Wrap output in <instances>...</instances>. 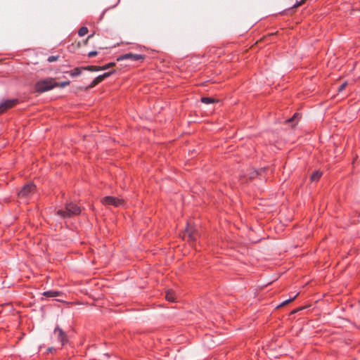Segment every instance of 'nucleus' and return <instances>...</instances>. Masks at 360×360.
Returning <instances> with one entry per match:
<instances>
[{"label":"nucleus","instance_id":"nucleus-1","mask_svg":"<svg viewBox=\"0 0 360 360\" xmlns=\"http://www.w3.org/2000/svg\"><path fill=\"white\" fill-rule=\"evenodd\" d=\"M81 212V209L73 202L66 204L65 210H58L57 214L63 218H68L75 215H78Z\"/></svg>","mask_w":360,"mask_h":360},{"label":"nucleus","instance_id":"nucleus-2","mask_svg":"<svg viewBox=\"0 0 360 360\" xmlns=\"http://www.w3.org/2000/svg\"><path fill=\"white\" fill-rule=\"evenodd\" d=\"M58 86V83L52 78L39 81L35 85V90L39 93L49 91L53 88Z\"/></svg>","mask_w":360,"mask_h":360},{"label":"nucleus","instance_id":"nucleus-3","mask_svg":"<svg viewBox=\"0 0 360 360\" xmlns=\"http://www.w3.org/2000/svg\"><path fill=\"white\" fill-rule=\"evenodd\" d=\"M36 191V186L32 183H29L24 186L18 192V197L22 200H27L31 198Z\"/></svg>","mask_w":360,"mask_h":360},{"label":"nucleus","instance_id":"nucleus-4","mask_svg":"<svg viewBox=\"0 0 360 360\" xmlns=\"http://www.w3.org/2000/svg\"><path fill=\"white\" fill-rule=\"evenodd\" d=\"M199 237L198 231L193 226L188 224L184 233V239L188 241H195Z\"/></svg>","mask_w":360,"mask_h":360},{"label":"nucleus","instance_id":"nucleus-5","mask_svg":"<svg viewBox=\"0 0 360 360\" xmlns=\"http://www.w3.org/2000/svg\"><path fill=\"white\" fill-rule=\"evenodd\" d=\"M101 202L104 205H113L115 207H120L124 205V200L113 196H106L101 200Z\"/></svg>","mask_w":360,"mask_h":360},{"label":"nucleus","instance_id":"nucleus-6","mask_svg":"<svg viewBox=\"0 0 360 360\" xmlns=\"http://www.w3.org/2000/svg\"><path fill=\"white\" fill-rule=\"evenodd\" d=\"M18 103L17 99H11L0 103V115L6 112L7 110L14 107Z\"/></svg>","mask_w":360,"mask_h":360},{"label":"nucleus","instance_id":"nucleus-7","mask_svg":"<svg viewBox=\"0 0 360 360\" xmlns=\"http://www.w3.org/2000/svg\"><path fill=\"white\" fill-rule=\"evenodd\" d=\"M112 71L105 72L101 75L98 76L96 77L93 82L86 88V89H89L91 88L94 87L97 84H98L100 82H101L103 80H104L105 78L108 77L110 75L112 74Z\"/></svg>","mask_w":360,"mask_h":360},{"label":"nucleus","instance_id":"nucleus-8","mask_svg":"<svg viewBox=\"0 0 360 360\" xmlns=\"http://www.w3.org/2000/svg\"><path fill=\"white\" fill-rule=\"evenodd\" d=\"M126 59H130L133 61L142 60L144 59V56L140 54H134L129 53L120 56L117 58V60H123Z\"/></svg>","mask_w":360,"mask_h":360},{"label":"nucleus","instance_id":"nucleus-9","mask_svg":"<svg viewBox=\"0 0 360 360\" xmlns=\"http://www.w3.org/2000/svg\"><path fill=\"white\" fill-rule=\"evenodd\" d=\"M54 334L57 336L58 340L61 342L62 345L64 344V342L66 340V335L63 331L61 328L59 327H56L54 330Z\"/></svg>","mask_w":360,"mask_h":360},{"label":"nucleus","instance_id":"nucleus-10","mask_svg":"<svg viewBox=\"0 0 360 360\" xmlns=\"http://www.w3.org/2000/svg\"><path fill=\"white\" fill-rule=\"evenodd\" d=\"M165 298L171 302L176 301V297L174 290L169 289L166 291Z\"/></svg>","mask_w":360,"mask_h":360},{"label":"nucleus","instance_id":"nucleus-11","mask_svg":"<svg viewBox=\"0 0 360 360\" xmlns=\"http://www.w3.org/2000/svg\"><path fill=\"white\" fill-rule=\"evenodd\" d=\"M300 120V115L298 113H295L291 118L285 120L286 123L292 124V127L295 126Z\"/></svg>","mask_w":360,"mask_h":360},{"label":"nucleus","instance_id":"nucleus-12","mask_svg":"<svg viewBox=\"0 0 360 360\" xmlns=\"http://www.w3.org/2000/svg\"><path fill=\"white\" fill-rule=\"evenodd\" d=\"M60 294H61L60 292L57 291V290H49V291L44 292L43 293V295L46 296V297H54L59 296Z\"/></svg>","mask_w":360,"mask_h":360},{"label":"nucleus","instance_id":"nucleus-13","mask_svg":"<svg viewBox=\"0 0 360 360\" xmlns=\"http://www.w3.org/2000/svg\"><path fill=\"white\" fill-rule=\"evenodd\" d=\"M298 295H299V293H297L294 297L284 300L283 302H281V304L278 307H284V306L288 304L289 303L292 302L297 297Z\"/></svg>","mask_w":360,"mask_h":360},{"label":"nucleus","instance_id":"nucleus-14","mask_svg":"<svg viewBox=\"0 0 360 360\" xmlns=\"http://www.w3.org/2000/svg\"><path fill=\"white\" fill-rule=\"evenodd\" d=\"M83 69L94 72V71L101 70V66H96V65H91V66L84 67V68H83Z\"/></svg>","mask_w":360,"mask_h":360},{"label":"nucleus","instance_id":"nucleus-15","mask_svg":"<svg viewBox=\"0 0 360 360\" xmlns=\"http://www.w3.org/2000/svg\"><path fill=\"white\" fill-rule=\"evenodd\" d=\"M201 101L203 103L210 104V103H214L216 101L214 98H210V97H202L201 98Z\"/></svg>","mask_w":360,"mask_h":360},{"label":"nucleus","instance_id":"nucleus-16","mask_svg":"<svg viewBox=\"0 0 360 360\" xmlns=\"http://www.w3.org/2000/svg\"><path fill=\"white\" fill-rule=\"evenodd\" d=\"M89 32V30L86 27H82L79 31H78V34L80 36V37H83L84 35H86Z\"/></svg>","mask_w":360,"mask_h":360},{"label":"nucleus","instance_id":"nucleus-17","mask_svg":"<svg viewBox=\"0 0 360 360\" xmlns=\"http://www.w3.org/2000/svg\"><path fill=\"white\" fill-rule=\"evenodd\" d=\"M82 72V70L79 69V68H75L71 72H70V75L72 77H75V76H78L81 74Z\"/></svg>","mask_w":360,"mask_h":360},{"label":"nucleus","instance_id":"nucleus-18","mask_svg":"<svg viewBox=\"0 0 360 360\" xmlns=\"http://www.w3.org/2000/svg\"><path fill=\"white\" fill-rule=\"evenodd\" d=\"M265 169H262L259 172H257V171H254L252 172H251L250 174V179H253L255 178V176L258 175V174H261V172L262 171H264Z\"/></svg>","mask_w":360,"mask_h":360},{"label":"nucleus","instance_id":"nucleus-19","mask_svg":"<svg viewBox=\"0 0 360 360\" xmlns=\"http://www.w3.org/2000/svg\"><path fill=\"white\" fill-rule=\"evenodd\" d=\"M115 63H110L104 66H101V70H107L110 68H112L113 66H115Z\"/></svg>","mask_w":360,"mask_h":360},{"label":"nucleus","instance_id":"nucleus-20","mask_svg":"<svg viewBox=\"0 0 360 360\" xmlns=\"http://www.w3.org/2000/svg\"><path fill=\"white\" fill-rule=\"evenodd\" d=\"M59 56H49L48 58V61L49 63H52V62H54V61H56L58 59Z\"/></svg>","mask_w":360,"mask_h":360},{"label":"nucleus","instance_id":"nucleus-21","mask_svg":"<svg viewBox=\"0 0 360 360\" xmlns=\"http://www.w3.org/2000/svg\"><path fill=\"white\" fill-rule=\"evenodd\" d=\"M347 86V82H343L338 88V92H341L342 91L345 87Z\"/></svg>","mask_w":360,"mask_h":360},{"label":"nucleus","instance_id":"nucleus-22","mask_svg":"<svg viewBox=\"0 0 360 360\" xmlns=\"http://www.w3.org/2000/svg\"><path fill=\"white\" fill-rule=\"evenodd\" d=\"M69 84H70V82H68V81L63 82H62V83H60L59 84H58V86H60V88H63V87L69 85Z\"/></svg>","mask_w":360,"mask_h":360},{"label":"nucleus","instance_id":"nucleus-23","mask_svg":"<svg viewBox=\"0 0 360 360\" xmlns=\"http://www.w3.org/2000/svg\"><path fill=\"white\" fill-rule=\"evenodd\" d=\"M304 0L297 1L290 9L292 10L294 8L298 7L304 3Z\"/></svg>","mask_w":360,"mask_h":360},{"label":"nucleus","instance_id":"nucleus-24","mask_svg":"<svg viewBox=\"0 0 360 360\" xmlns=\"http://www.w3.org/2000/svg\"><path fill=\"white\" fill-rule=\"evenodd\" d=\"M98 54L97 51H93L89 53L88 56L89 58H92L94 56H96Z\"/></svg>","mask_w":360,"mask_h":360},{"label":"nucleus","instance_id":"nucleus-25","mask_svg":"<svg viewBox=\"0 0 360 360\" xmlns=\"http://www.w3.org/2000/svg\"><path fill=\"white\" fill-rule=\"evenodd\" d=\"M322 176V172L316 170V181Z\"/></svg>","mask_w":360,"mask_h":360},{"label":"nucleus","instance_id":"nucleus-26","mask_svg":"<svg viewBox=\"0 0 360 360\" xmlns=\"http://www.w3.org/2000/svg\"><path fill=\"white\" fill-rule=\"evenodd\" d=\"M315 178V172H312V174H311V179L313 180Z\"/></svg>","mask_w":360,"mask_h":360},{"label":"nucleus","instance_id":"nucleus-27","mask_svg":"<svg viewBox=\"0 0 360 360\" xmlns=\"http://www.w3.org/2000/svg\"><path fill=\"white\" fill-rule=\"evenodd\" d=\"M89 40V39L87 37V38L84 40V45L87 44H88Z\"/></svg>","mask_w":360,"mask_h":360},{"label":"nucleus","instance_id":"nucleus-28","mask_svg":"<svg viewBox=\"0 0 360 360\" xmlns=\"http://www.w3.org/2000/svg\"><path fill=\"white\" fill-rule=\"evenodd\" d=\"M94 37V34L89 35L87 37L90 39Z\"/></svg>","mask_w":360,"mask_h":360}]
</instances>
